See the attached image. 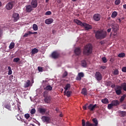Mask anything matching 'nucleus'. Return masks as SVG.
Listing matches in <instances>:
<instances>
[{
    "mask_svg": "<svg viewBox=\"0 0 126 126\" xmlns=\"http://www.w3.org/2000/svg\"><path fill=\"white\" fill-rule=\"evenodd\" d=\"M17 120H18V121H20V120H21V117H20L19 118H17Z\"/></svg>",
    "mask_w": 126,
    "mask_h": 126,
    "instance_id": "obj_62",
    "label": "nucleus"
},
{
    "mask_svg": "<svg viewBox=\"0 0 126 126\" xmlns=\"http://www.w3.org/2000/svg\"><path fill=\"white\" fill-rule=\"evenodd\" d=\"M121 3V0H116L115 1V4L116 5H119Z\"/></svg>",
    "mask_w": 126,
    "mask_h": 126,
    "instance_id": "obj_43",
    "label": "nucleus"
},
{
    "mask_svg": "<svg viewBox=\"0 0 126 126\" xmlns=\"http://www.w3.org/2000/svg\"><path fill=\"white\" fill-rule=\"evenodd\" d=\"M71 93H72L71 91H67L66 94L67 97H70V95H71Z\"/></svg>",
    "mask_w": 126,
    "mask_h": 126,
    "instance_id": "obj_41",
    "label": "nucleus"
},
{
    "mask_svg": "<svg viewBox=\"0 0 126 126\" xmlns=\"http://www.w3.org/2000/svg\"><path fill=\"white\" fill-rule=\"evenodd\" d=\"M6 109H7L8 110H9L10 111L11 110V107L9 104H6L4 106Z\"/></svg>",
    "mask_w": 126,
    "mask_h": 126,
    "instance_id": "obj_40",
    "label": "nucleus"
},
{
    "mask_svg": "<svg viewBox=\"0 0 126 126\" xmlns=\"http://www.w3.org/2000/svg\"><path fill=\"white\" fill-rule=\"evenodd\" d=\"M41 120L43 123H47V124H49V123H50V121H51V118L48 116H42Z\"/></svg>",
    "mask_w": 126,
    "mask_h": 126,
    "instance_id": "obj_11",
    "label": "nucleus"
},
{
    "mask_svg": "<svg viewBox=\"0 0 126 126\" xmlns=\"http://www.w3.org/2000/svg\"><path fill=\"white\" fill-rule=\"evenodd\" d=\"M20 61V59L19 58H16L13 59L14 63H18Z\"/></svg>",
    "mask_w": 126,
    "mask_h": 126,
    "instance_id": "obj_42",
    "label": "nucleus"
},
{
    "mask_svg": "<svg viewBox=\"0 0 126 126\" xmlns=\"http://www.w3.org/2000/svg\"><path fill=\"white\" fill-rule=\"evenodd\" d=\"M92 121L94 124H93V126H98V120L96 118H94L92 120Z\"/></svg>",
    "mask_w": 126,
    "mask_h": 126,
    "instance_id": "obj_24",
    "label": "nucleus"
},
{
    "mask_svg": "<svg viewBox=\"0 0 126 126\" xmlns=\"http://www.w3.org/2000/svg\"><path fill=\"white\" fill-rule=\"evenodd\" d=\"M93 18L94 21H100L101 20V15L99 13L94 14Z\"/></svg>",
    "mask_w": 126,
    "mask_h": 126,
    "instance_id": "obj_7",
    "label": "nucleus"
},
{
    "mask_svg": "<svg viewBox=\"0 0 126 126\" xmlns=\"http://www.w3.org/2000/svg\"><path fill=\"white\" fill-rule=\"evenodd\" d=\"M69 88H70V85L69 84H67L65 87L64 88V93H66V91L68 90V89H69Z\"/></svg>",
    "mask_w": 126,
    "mask_h": 126,
    "instance_id": "obj_25",
    "label": "nucleus"
},
{
    "mask_svg": "<svg viewBox=\"0 0 126 126\" xmlns=\"http://www.w3.org/2000/svg\"><path fill=\"white\" fill-rule=\"evenodd\" d=\"M122 70L123 72H126V66L123 67Z\"/></svg>",
    "mask_w": 126,
    "mask_h": 126,
    "instance_id": "obj_51",
    "label": "nucleus"
},
{
    "mask_svg": "<svg viewBox=\"0 0 126 126\" xmlns=\"http://www.w3.org/2000/svg\"><path fill=\"white\" fill-rule=\"evenodd\" d=\"M2 30H1V29L0 28V38H1L2 36Z\"/></svg>",
    "mask_w": 126,
    "mask_h": 126,
    "instance_id": "obj_52",
    "label": "nucleus"
},
{
    "mask_svg": "<svg viewBox=\"0 0 126 126\" xmlns=\"http://www.w3.org/2000/svg\"><path fill=\"white\" fill-rule=\"evenodd\" d=\"M52 59H58L60 57V53L58 51H54L51 54Z\"/></svg>",
    "mask_w": 126,
    "mask_h": 126,
    "instance_id": "obj_10",
    "label": "nucleus"
},
{
    "mask_svg": "<svg viewBox=\"0 0 126 126\" xmlns=\"http://www.w3.org/2000/svg\"><path fill=\"white\" fill-rule=\"evenodd\" d=\"M81 93L83 94V95H87V90H86L85 88H83L82 90Z\"/></svg>",
    "mask_w": 126,
    "mask_h": 126,
    "instance_id": "obj_31",
    "label": "nucleus"
},
{
    "mask_svg": "<svg viewBox=\"0 0 126 126\" xmlns=\"http://www.w3.org/2000/svg\"><path fill=\"white\" fill-rule=\"evenodd\" d=\"M59 116H60V117H61V118L63 117V114H62V113L60 114Z\"/></svg>",
    "mask_w": 126,
    "mask_h": 126,
    "instance_id": "obj_60",
    "label": "nucleus"
},
{
    "mask_svg": "<svg viewBox=\"0 0 126 126\" xmlns=\"http://www.w3.org/2000/svg\"><path fill=\"white\" fill-rule=\"evenodd\" d=\"M44 90H47V91H52L53 90V87L51 85H48L44 88Z\"/></svg>",
    "mask_w": 126,
    "mask_h": 126,
    "instance_id": "obj_23",
    "label": "nucleus"
},
{
    "mask_svg": "<svg viewBox=\"0 0 126 126\" xmlns=\"http://www.w3.org/2000/svg\"><path fill=\"white\" fill-rule=\"evenodd\" d=\"M1 2L0 1V7H1Z\"/></svg>",
    "mask_w": 126,
    "mask_h": 126,
    "instance_id": "obj_64",
    "label": "nucleus"
},
{
    "mask_svg": "<svg viewBox=\"0 0 126 126\" xmlns=\"http://www.w3.org/2000/svg\"><path fill=\"white\" fill-rule=\"evenodd\" d=\"M38 112H39V113L40 114L44 115V114H45V113H46V112H47V109L45 108H40L38 109Z\"/></svg>",
    "mask_w": 126,
    "mask_h": 126,
    "instance_id": "obj_21",
    "label": "nucleus"
},
{
    "mask_svg": "<svg viewBox=\"0 0 126 126\" xmlns=\"http://www.w3.org/2000/svg\"><path fill=\"white\" fill-rule=\"evenodd\" d=\"M30 34H31V35H32L33 34H38V32H32L31 31H30Z\"/></svg>",
    "mask_w": 126,
    "mask_h": 126,
    "instance_id": "obj_53",
    "label": "nucleus"
},
{
    "mask_svg": "<svg viewBox=\"0 0 126 126\" xmlns=\"http://www.w3.org/2000/svg\"><path fill=\"white\" fill-rule=\"evenodd\" d=\"M31 4L32 8H36L38 6V1L37 0H32Z\"/></svg>",
    "mask_w": 126,
    "mask_h": 126,
    "instance_id": "obj_12",
    "label": "nucleus"
},
{
    "mask_svg": "<svg viewBox=\"0 0 126 126\" xmlns=\"http://www.w3.org/2000/svg\"><path fill=\"white\" fill-rule=\"evenodd\" d=\"M81 64L82 66H83V67H86V66H87V63H86V61L85 60L82 61Z\"/></svg>",
    "mask_w": 126,
    "mask_h": 126,
    "instance_id": "obj_27",
    "label": "nucleus"
},
{
    "mask_svg": "<svg viewBox=\"0 0 126 126\" xmlns=\"http://www.w3.org/2000/svg\"><path fill=\"white\" fill-rule=\"evenodd\" d=\"M52 33H53V34H55V33H56V31L55 30H53L52 31Z\"/></svg>",
    "mask_w": 126,
    "mask_h": 126,
    "instance_id": "obj_59",
    "label": "nucleus"
},
{
    "mask_svg": "<svg viewBox=\"0 0 126 126\" xmlns=\"http://www.w3.org/2000/svg\"><path fill=\"white\" fill-rule=\"evenodd\" d=\"M118 57H119V58H124V57H126V54L124 53H120Z\"/></svg>",
    "mask_w": 126,
    "mask_h": 126,
    "instance_id": "obj_34",
    "label": "nucleus"
},
{
    "mask_svg": "<svg viewBox=\"0 0 126 126\" xmlns=\"http://www.w3.org/2000/svg\"><path fill=\"white\" fill-rule=\"evenodd\" d=\"M32 29L34 31H37L38 30V26L36 24H34L32 26Z\"/></svg>",
    "mask_w": 126,
    "mask_h": 126,
    "instance_id": "obj_32",
    "label": "nucleus"
},
{
    "mask_svg": "<svg viewBox=\"0 0 126 126\" xmlns=\"http://www.w3.org/2000/svg\"><path fill=\"white\" fill-rule=\"evenodd\" d=\"M51 14L52 12L51 11H48L45 14V15H51Z\"/></svg>",
    "mask_w": 126,
    "mask_h": 126,
    "instance_id": "obj_49",
    "label": "nucleus"
},
{
    "mask_svg": "<svg viewBox=\"0 0 126 126\" xmlns=\"http://www.w3.org/2000/svg\"><path fill=\"white\" fill-rule=\"evenodd\" d=\"M12 18H13L14 22H17L20 18V17H19V14L17 13H14L12 15Z\"/></svg>",
    "mask_w": 126,
    "mask_h": 126,
    "instance_id": "obj_8",
    "label": "nucleus"
},
{
    "mask_svg": "<svg viewBox=\"0 0 126 126\" xmlns=\"http://www.w3.org/2000/svg\"><path fill=\"white\" fill-rule=\"evenodd\" d=\"M82 126H94L93 124L90 123V122L87 121L85 123V120H82Z\"/></svg>",
    "mask_w": 126,
    "mask_h": 126,
    "instance_id": "obj_14",
    "label": "nucleus"
},
{
    "mask_svg": "<svg viewBox=\"0 0 126 126\" xmlns=\"http://www.w3.org/2000/svg\"><path fill=\"white\" fill-rule=\"evenodd\" d=\"M115 87H116V85L115 84H113L111 86V88H115Z\"/></svg>",
    "mask_w": 126,
    "mask_h": 126,
    "instance_id": "obj_55",
    "label": "nucleus"
},
{
    "mask_svg": "<svg viewBox=\"0 0 126 126\" xmlns=\"http://www.w3.org/2000/svg\"><path fill=\"white\" fill-rule=\"evenodd\" d=\"M101 102L103 104H109V100L107 98H105L104 99H102L101 100Z\"/></svg>",
    "mask_w": 126,
    "mask_h": 126,
    "instance_id": "obj_28",
    "label": "nucleus"
},
{
    "mask_svg": "<svg viewBox=\"0 0 126 126\" xmlns=\"http://www.w3.org/2000/svg\"><path fill=\"white\" fill-rule=\"evenodd\" d=\"M82 77H84V73L83 72H80L78 74L76 80H81Z\"/></svg>",
    "mask_w": 126,
    "mask_h": 126,
    "instance_id": "obj_16",
    "label": "nucleus"
},
{
    "mask_svg": "<svg viewBox=\"0 0 126 126\" xmlns=\"http://www.w3.org/2000/svg\"><path fill=\"white\" fill-rule=\"evenodd\" d=\"M93 51V46H92V44L89 43L84 46L83 49V55L84 56H90L91 54H92V52Z\"/></svg>",
    "mask_w": 126,
    "mask_h": 126,
    "instance_id": "obj_1",
    "label": "nucleus"
},
{
    "mask_svg": "<svg viewBox=\"0 0 126 126\" xmlns=\"http://www.w3.org/2000/svg\"><path fill=\"white\" fill-rule=\"evenodd\" d=\"M102 61L103 63H107V58H106V57H105L102 58Z\"/></svg>",
    "mask_w": 126,
    "mask_h": 126,
    "instance_id": "obj_44",
    "label": "nucleus"
},
{
    "mask_svg": "<svg viewBox=\"0 0 126 126\" xmlns=\"http://www.w3.org/2000/svg\"><path fill=\"white\" fill-rule=\"evenodd\" d=\"M35 113H36V109H35V108L32 109L31 111V113L33 114H35Z\"/></svg>",
    "mask_w": 126,
    "mask_h": 126,
    "instance_id": "obj_48",
    "label": "nucleus"
},
{
    "mask_svg": "<svg viewBox=\"0 0 126 126\" xmlns=\"http://www.w3.org/2000/svg\"><path fill=\"white\" fill-rule=\"evenodd\" d=\"M33 7L31 5H28L26 6L27 12H31L32 10Z\"/></svg>",
    "mask_w": 126,
    "mask_h": 126,
    "instance_id": "obj_20",
    "label": "nucleus"
},
{
    "mask_svg": "<svg viewBox=\"0 0 126 126\" xmlns=\"http://www.w3.org/2000/svg\"><path fill=\"white\" fill-rule=\"evenodd\" d=\"M88 109L90 110L91 112H93L94 110H95V108H99V106L97 105L96 104H90L88 107Z\"/></svg>",
    "mask_w": 126,
    "mask_h": 126,
    "instance_id": "obj_6",
    "label": "nucleus"
},
{
    "mask_svg": "<svg viewBox=\"0 0 126 126\" xmlns=\"http://www.w3.org/2000/svg\"><path fill=\"white\" fill-rule=\"evenodd\" d=\"M118 15V12L117 11H114L111 15V17L112 18H115V17H117V16Z\"/></svg>",
    "mask_w": 126,
    "mask_h": 126,
    "instance_id": "obj_29",
    "label": "nucleus"
},
{
    "mask_svg": "<svg viewBox=\"0 0 126 126\" xmlns=\"http://www.w3.org/2000/svg\"><path fill=\"white\" fill-rule=\"evenodd\" d=\"M38 71H40V72H42V71H43V67H38Z\"/></svg>",
    "mask_w": 126,
    "mask_h": 126,
    "instance_id": "obj_50",
    "label": "nucleus"
},
{
    "mask_svg": "<svg viewBox=\"0 0 126 126\" xmlns=\"http://www.w3.org/2000/svg\"><path fill=\"white\" fill-rule=\"evenodd\" d=\"M39 52V50L37 48H34L32 51V55H35V54H37Z\"/></svg>",
    "mask_w": 126,
    "mask_h": 126,
    "instance_id": "obj_30",
    "label": "nucleus"
},
{
    "mask_svg": "<svg viewBox=\"0 0 126 126\" xmlns=\"http://www.w3.org/2000/svg\"><path fill=\"white\" fill-rule=\"evenodd\" d=\"M101 68H102V69H105V68H106V67H105V66H102L101 67Z\"/></svg>",
    "mask_w": 126,
    "mask_h": 126,
    "instance_id": "obj_58",
    "label": "nucleus"
},
{
    "mask_svg": "<svg viewBox=\"0 0 126 126\" xmlns=\"http://www.w3.org/2000/svg\"><path fill=\"white\" fill-rule=\"evenodd\" d=\"M114 90L117 95H121L122 94V87L121 86H116Z\"/></svg>",
    "mask_w": 126,
    "mask_h": 126,
    "instance_id": "obj_5",
    "label": "nucleus"
},
{
    "mask_svg": "<svg viewBox=\"0 0 126 126\" xmlns=\"http://www.w3.org/2000/svg\"><path fill=\"white\" fill-rule=\"evenodd\" d=\"M83 110H87V107L86 106V105H84V106H83Z\"/></svg>",
    "mask_w": 126,
    "mask_h": 126,
    "instance_id": "obj_54",
    "label": "nucleus"
},
{
    "mask_svg": "<svg viewBox=\"0 0 126 126\" xmlns=\"http://www.w3.org/2000/svg\"><path fill=\"white\" fill-rule=\"evenodd\" d=\"M123 8H124L125 9H126V4L123 5Z\"/></svg>",
    "mask_w": 126,
    "mask_h": 126,
    "instance_id": "obj_57",
    "label": "nucleus"
},
{
    "mask_svg": "<svg viewBox=\"0 0 126 126\" xmlns=\"http://www.w3.org/2000/svg\"><path fill=\"white\" fill-rule=\"evenodd\" d=\"M107 37V32L102 30L97 31L95 32V37L97 39L102 40Z\"/></svg>",
    "mask_w": 126,
    "mask_h": 126,
    "instance_id": "obj_2",
    "label": "nucleus"
},
{
    "mask_svg": "<svg viewBox=\"0 0 126 126\" xmlns=\"http://www.w3.org/2000/svg\"><path fill=\"white\" fill-rule=\"evenodd\" d=\"M6 9L7 10H11L13 8V3L12 2H9L6 4Z\"/></svg>",
    "mask_w": 126,
    "mask_h": 126,
    "instance_id": "obj_9",
    "label": "nucleus"
},
{
    "mask_svg": "<svg viewBox=\"0 0 126 126\" xmlns=\"http://www.w3.org/2000/svg\"><path fill=\"white\" fill-rule=\"evenodd\" d=\"M94 78L97 81H101L103 79L102 74L99 72H96L94 75Z\"/></svg>",
    "mask_w": 126,
    "mask_h": 126,
    "instance_id": "obj_4",
    "label": "nucleus"
},
{
    "mask_svg": "<svg viewBox=\"0 0 126 126\" xmlns=\"http://www.w3.org/2000/svg\"><path fill=\"white\" fill-rule=\"evenodd\" d=\"M112 104L113 106H118L120 104V102L118 100H114L112 101Z\"/></svg>",
    "mask_w": 126,
    "mask_h": 126,
    "instance_id": "obj_26",
    "label": "nucleus"
},
{
    "mask_svg": "<svg viewBox=\"0 0 126 126\" xmlns=\"http://www.w3.org/2000/svg\"><path fill=\"white\" fill-rule=\"evenodd\" d=\"M114 107V105H113V103H110L108 105L107 108L109 110H111Z\"/></svg>",
    "mask_w": 126,
    "mask_h": 126,
    "instance_id": "obj_38",
    "label": "nucleus"
},
{
    "mask_svg": "<svg viewBox=\"0 0 126 126\" xmlns=\"http://www.w3.org/2000/svg\"><path fill=\"white\" fill-rule=\"evenodd\" d=\"M54 22V19L52 18H49L45 21V24L49 25V24H52Z\"/></svg>",
    "mask_w": 126,
    "mask_h": 126,
    "instance_id": "obj_18",
    "label": "nucleus"
},
{
    "mask_svg": "<svg viewBox=\"0 0 126 126\" xmlns=\"http://www.w3.org/2000/svg\"><path fill=\"white\" fill-rule=\"evenodd\" d=\"M29 35H31V33H30V31H29L28 32L25 33V34L23 35V37H28Z\"/></svg>",
    "mask_w": 126,
    "mask_h": 126,
    "instance_id": "obj_45",
    "label": "nucleus"
},
{
    "mask_svg": "<svg viewBox=\"0 0 126 126\" xmlns=\"http://www.w3.org/2000/svg\"><path fill=\"white\" fill-rule=\"evenodd\" d=\"M74 22L75 23H76V24H78V25H80L82 27L83 26V24H84V23L81 22L80 20H79L77 19H74Z\"/></svg>",
    "mask_w": 126,
    "mask_h": 126,
    "instance_id": "obj_19",
    "label": "nucleus"
},
{
    "mask_svg": "<svg viewBox=\"0 0 126 126\" xmlns=\"http://www.w3.org/2000/svg\"><path fill=\"white\" fill-rule=\"evenodd\" d=\"M68 75V73H67V71H65L63 74V78H64V77H66V76H67Z\"/></svg>",
    "mask_w": 126,
    "mask_h": 126,
    "instance_id": "obj_37",
    "label": "nucleus"
},
{
    "mask_svg": "<svg viewBox=\"0 0 126 126\" xmlns=\"http://www.w3.org/2000/svg\"><path fill=\"white\" fill-rule=\"evenodd\" d=\"M25 118L27 120H28V119H29L30 118V115H29V114H28V113L25 114Z\"/></svg>",
    "mask_w": 126,
    "mask_h": 126,
    "instance_id": "obj_46",
    "label": "nucleus"
},
{
    "mask_svg": "<svg viewBox=\"0 0 126 126\" xmlns=\"http://www.w3.org/2000/svg\"><path fill=\"white\" fill-rule=\"evenodd\" d=\"M74 53L76 56H79L81 54V49H80V48L77 47L75 48Z\"/></svg>",
    "mask_w": 126,
    "mask_h": 126,
    "instance_id": "obj_17",
    "label": "nucleus"
},
{
    "mask_svg": "<svg viewBox=\"0 0 126 126\" xmlns=\"http://www.w3.org/2000/svg\"><path fill=\"white\" fill-rule=\"evenodd\" d=\"M44 98V102H45V103H47V104L51 103V100H52V97L51 95H47Z\"/></svg>",
    "mask_w": 126,
    "mask_h": 126,
    "instance_id": "obj_15",
    "label": "nucleus"
},
{
    "mask_svg": "<svg viewBox=\"0 0 126 126\" xmlns=\"http://www.w3.org/2000/svg\"><path fill=\"white\" fill-rule=\"evenodd\" d=\"M119 72L118 69H116L115 70H114L113 72V74H114V75H119Z\"/></svg>",
    "mask_w": 126,
    "mask_h": 126,
    "instance_id": "obj_36",
    "label": "nucleus"
},
{
    "mask_svg": "<svg viewBox=\"0 0 126 126\" xmlns=\"http://www.w3.org/2000/svg\"><path fill=\"white\" fill-rule=\"evenodd\" d=\"M111 26L114 33H117L118 30H119V25L116 24L114 21H112L111 22Z\"/></svg>",
    "mask_w": 126,
    "mask_h": 126,
    "instance_id": "obj_3",
    "label": "nucleus"
},
{
    "mask_svg": "<svg viewBox=\"0 0 126 126\" xmlns=\"http://www.w3.org/2000/svg\"><path fill=\"white\" fill-rule=\"evenodd\" d=\"M82 27H84L86 30H90L92 29V26L89 24H87L86 23H84Z\"/></svg>",
    "mask_w": 126,
    "mask_h": 126,
    "instance_id": "obj_13",
    "label": "nucleus"
},
{
    "mask_svg": "<svg viewBox=\"0 0 126 126\" xmlns=\"http://www.w3.org/2000/svg\"><path fill=\"white\" fill-rule=\"evenodd\" d=\"M55 111H56V112H59V109H58V108H56V109H55Z\"/></svg>",
    "mask_w": 126,
    "mask_h": 126,
    "instance_id": "obj_61",
    "label": "nucleus"
},
{
    "mask_svg": "<svg viewBox=\"0 0 126 126\" xmlns=\"http://www.w3.org/2000/svg\"><path fill=\"white\" fill-rule=\"evenodd\" d=\"M8 69L9 70L8 72V75H10L11 74H12V70H11V67L10 66H8Z\"/></svg>",
    "mask_w": 126,
    "mask_h": 126,
    "instance_id": "obj_33",
    "label": "nucleus"
},
{
    "mask_svg": "<svg viewBox=\"0 0 126 126\" xmlns=\"http://www.w3.org/2000/svg\"><path fill=\"white\" fill-rule=\"evenodd\" d=\"M50 0H45V1H46V2H49V1Z\"/></svg>",
    "mask_w": 126,
    "mask_h": 126,
    "instance_id": "obj_63",
    "label": "nucleus"
},
{
    "mask_svg": "<svg viewBox=\"0 0 126 126\" xmlns=\"http://www.w3.org/2000/svg\"><path fill=\"white\" fill-rule=\"evenodd\" d=\"M43 97L45 98L48 96V92L45 91L43 93Z\"/></svg>",
    "mask_w": 126,
    "mask_h": 126,
    "instance_id": "obj_47",
    "label": "nucleus"
},
{
    "mask_svg": "<svg viewBox=\"0 0 126 126\" xmlns=\"http://www.w3.org/2000/svg\"><path fill=\"white\" fill-rule=\"evenodd\" d=\"M14 42H11L9 45V49H12L14 48Z\"/></svg>",
    "mask_w": 126,
    "mask_h": 126,
    "instance_id": "obj_39",
    "label": "nucleus"
},
{
    "mask_svg": "<svg viewBox=\"0 0 126 126\" xmlns=\"http://www.w3.org/2000/svg\"><path fill=\"white\" fill-rule=\"evenodd\" d=\"M111 30H112V29L109 28V29H108L107 30V32H108V33H110V32H111Z\"/></svg>",
    "mask_w": 126,
    "mask_h": 126,
    "instance_id": "obj_56",
    "label": "nucleus"
},
{
    "mask_svg": "<svg viewBox=\"0 0 126 126\" xmlns=\"http://www.w3.org/2000/svg\"><path fill=\"white\" fill-rule=\"evenodd\" d=\"M30 84H31V81L29 80H28L27 82L24 84V88H28V87L30 86Z\"/></svg>",
    "mask_w": 126,
    "mask_h": 126,
    "instance_id": "obj_22",
    "label": "nucleus"
},
{
    "mask_svg": "<svg viewBox=\"0 0 126 126\" xmlns=\"http://www.w3.org/2000/svg\"><path fill=\"white\" fill-rule=\"evenodd\" d=\"M126 97V94H124L123 96H121L120 98V102H124V100H125Z\"/></svg>",
    "mask_w": 126,
    "mask_h": 126,
    "instance_id": "obj_35",
    "label": "nucleus"
}]
</instances>
